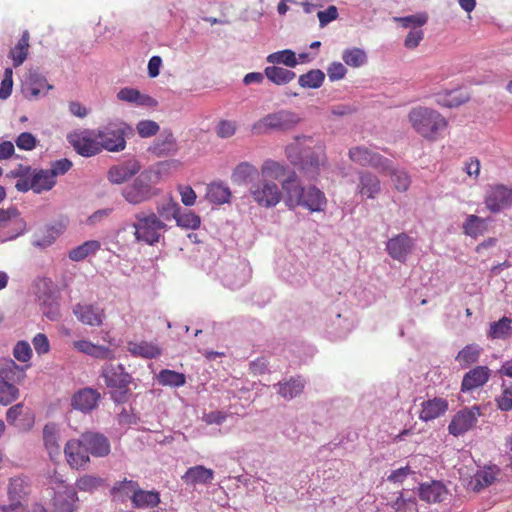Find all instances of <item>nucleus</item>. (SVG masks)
Masks as SVG:
<instances>
[{
  "instance_id": "nucleus-1",
  "label": "nucleus",
  "mask_w": 512,
  "mask_h": 512,
  "mask_svg": "<svg viewBox=\"0 0 512 512\" xmlns=\"http://www.w3.org/2000/svg\"><path fill=\"white\" fill-rule=\"evenodd\" d=\"M180 165V161L173 159L158 162L145 169L131 184L122 189V197L132 205H139L149 201L161 192L155 186L170 174L171 169H177Z\"/></svg>"
},
{
  "instance_id": "nucleus-2",
  "label": "nucleus",
  "mask_w": 512,
  "mask_h": 512,
  "mask_svg": "<svg viewBox=\"0 0 512 512\" xmlns=\"http://www.w3.org/2000/svg\"><path fill=\"white\" fill-rule=\"evenodd\" d=\"M312 142L308 136L296 137L295 141L285 148V154L292 165L297 166L309 180H316L321 168L327 165L325 146L322 143L310 146Z\"/></svg>"
},
{
  "instance_id": "nucleus-3",
  "label": "nucleus",
  "mask_w": 512,
  "mask_h": 512,
  "mask_svg": "<svg viewBox=\"0 0 512 512\" xmlns=\"http://www.w3.org/2000/svg\"><path fill=\"white\" fill-rule=\"evenodd\" d=\"M282 189L284 191V202L290 209L301 206L310 212H322L327 206L324 192L314 185L307 188L302 186L294 171L282 182Z\"/></svg>"
},
{
  "instance_id": "nucleus-4",
  "label": "nucleus",
  "mask_w": 512,
  "mask_h": 512,
  "mask_svg": "<svg viewBox=\"0 0 512 512\" xmlns=\"http://www.w3.org/2000/svg\"><path fill=\"white\" fill-rule=\"evenodd\" d=\"M408 121L417 134L429 141L437 140L440 132L447 127V120L442 114L425 106L412 108Z\"/></svg>"
},
{
  "instance_id": "nucleus-5",
  "label": "nucleus",
  "mask_w": 512,
  "mask_h": 512,
  "mask_svg": "<svg viewBox=\"0 0 512 512\" xmlns=\"http://www.w3.org/2000/svg\"><path fill=\"white\" fill-rule=\"evenodd\" d=\"M132 223L134 237L137 242L147 245H155L160 241L162 234L167 230V225L153 211H139L134 215Z\"/></svg>"
},
{
  "instance_id": "nucleus-6",
  "label": "nucleus",
  "mask_w": 512,
  "mask_h": 512,
  "mask_svg": "<svg viewBox=\"0 0 512 512\" xmlns=\"http://www.w3.org/2000/svg\"><path fill=\"white\" fill-rule=\"evenodd\" d=\"M101 376L106 386L111 389V398L117 403L126 402L132 377L125 371L124 366L122 364L106 363L102 367Z\"/></svg>"
},
{
  "instance_id": "nucleus-7",
  "label": "nucleus",
  "mask_w": 512,
  "mask_h": 512,
  "mask_svg": "<svg viewBox=\"0 0 512 512\" xmlns=\"http://www.w3.org/2000/svg\"><path fill=\"white\" fill-rule=\"evenodd\" d=\"M301 121L300 116L289 110H279L269 113L251 126L254 135H264L271 131H289L295 128Z\"/></svg>"
},
{
  "instance_id": "nucleus-8",
  "label": "nucleus",
  "mask_w": 512,
  "mask_h": 512,
  "mask_svg": "<svg viewBox=\"0 0 512 512\" xmlns=\"http://www.w3.org/2000/svg\"><path fill=\"white\" fill-rule=\"evenodd\" d=\"M249 193L253 201L264 208L275 207L284 195L282 187L280 188L275 181L269 179H259L252 183Z\"/></svg>"
},
{
  "instance_id": "nucleus-9",
  "label": "nucleus",
  "mask_w": 512,
  "mask_h": 512,
  "mask_svg": "<svg viewBox=\"0 0 512 512\" xmlns=\"http://www.w3.org/2000/svg\"><path fill=\"white\" fill-rule=\"evenodd\" d=\"M67 141L83 157H92L101 152L97 131L78 129L67 135Z\"/></svg>"
},
{
  "instance_id": "nucleus-10",
  "label": "nucleus",
  "mask_w": 512,
  "mask_h": 512,
  "mask_svg": "<svg viewBox=\"0 0 512 512\" xmlns=\"http://www.w3.org/2000/svg\"><path fill=\"white\" fill-rule=\"evenodd\" d=\"M481 415V409L477 405L457 411L448 425L449 434L454 437L463 436L477 426L478 418Z\"/></svg>"
},
{
  "instance_id": "nucleus-11",
  "label": "nucleus",
  "mask_w": 512,
  "mask_h": 512,
  "mask_svg": "<svg viewBox=\"0 0 512 512\" xmlns=\"http://www.w3.org/2000/svg\"><path fill=\"white\" fill-rule=\"evenodd\" d=\"M129 127L125 124H109L97 130L99 146L109 152H120L126 147L125 135Z\"/></svg>"
},
{
  "instance_id": "nucleus-12",
  "label": "nucleus",
  "mask_w": 512,
  "mask_h": 512,
  "mask_svg": "<svg viewBox=\"0 0 512 512\" xmlns=\"http://www.w3.org/2000/svg\"><path fill=\"white\" fill-rule=\"evenodd\" d=\"M349 159L363 167H372L379 172L390 169V160L365 146H356L349 150Z\"/></svg>"
},
{
  "instance_id": "nucleus-13",
  "label": "nucleus",
  "mask_w": 512,
  "mask_h": 512,
  "mask_svg": "<svg viewBox=\"0 0 512 512\" xmlns=\"http://www.w3.org/2000/svg\"><path fill=\"white\" fill-rule=\"evenodd\" d=\"M56 182L48 169H34L28 179H18L15 188L20 192L32 190L40 194L44 191H50L56 185Z\"/></svg>"
},
{
  "instance_id": "nucleus-14",
  "label": "nucleus",
  "mask_w": 512,
  "mask_h": 512,
  "mask_svg": "<svg viewBox=\"0 0 512 512\" xmlns=\"http://www.w3.org/2000/svg\"><path fill=\"white\" fill-rule=\"evenodd\" d=\"M484 203L492 213H499L512 206V188L502 184L491 186L485 195Z\"/></svg>"
},
{
  "instance_id": "nucleus-15",
  "label": "nucleus",
  "mask_w": 512,
  "mask_h": 512,
  "mask_svg": "<svg viewBox=\"0 0 512 512\" xmlns=\"http://www.w3.org/2000/svg\"><path fill=\"white\" fill-rule=\"evenodd\" d=\"M64 454L72 469L83 468L90 461V454L81 437L69 440L65 444Z\"/></svg>"
},
{
  "instance_id": "nucleus-16",
  "label": "nucleus",
  "mask_w": 512,
  "mask_h": 512,
  "mask_svg": "<svg viewBox=\"0 0 512 512\" xmlns=\"http://www.w3.org/2000/svg\"><path fill=\"white\" fill-rule=\"evenodd\" d=\"M414 248V240L406 233H400L390 238L386 243L388 255L401 263L407 260Z\"/></svg>"
},
{
  "instance_id": "nucleus-17",
  "label": "nucleus",
  "mask_w": 512,
  "mask_h": 512,
  "mask_svg": "<svg viewBox=\"0 0 512 512\" xmlns=\"http://www.w3.org/2000/svg\"><path fill=\"white\" fill-rule=\"evenodd\" d=\"M29 483L25 477L11 478L8 487L9 505H5L11 512H26L22 500L28 494Z\"/></svg>"
},
{
  "instance_id": "nucleus-18",
  "label": "nucleus",
  "mask_w": 512,
  "mask_h": 512,
  "mask_svg": "<svg viewBox=\"0 0 512 512\" xmlns=\"http://www.w3.org/2000/svg\"><path fill=\"white\" fill-rule=\"evenodd\" d=\"M141 170L140 163L135 159L113 165L107 172V178L112 184H123Z\"/></svg>"
},
{
  "instance_id": "nucleus-19",
  "label": "nucleus",
  "mask_w": 512,
  "mask_h": 512,
  "mask_svg": "<svg viewBox=\"0 0 512 512\" xmlns=\"http://www.w3.org/2000/svg\"><path fill=\"white\" fill-rule=\"evenodd\" d=\"M100 398L101 395L96 389L90 387L82 388L73 394L71 406L75 410L89 413L97 408Z\"/></svg>"
},
{
  "instance_id": "nucleus-20",
  "label": "nucleus",
  "mask_w": 512,
  "mask_h": 512,
  "mask_svg": "<svg viewBox=\"0 0 512 512\" xmlns=\"http://www.w3.org/2000/svg\"><path fill=\"white\" fill-rule=\"evenodd\" d=\"M491 377V370L487 366H475L464 374L461 382L462 392H471L483 387Z\"/></svg>"
},
{
  "instance_id": "nucleus-21",
  "label": "nucleus",
  "mask_w": 512,
  "mask_h": 512,
  "mask_svg": "<svg viewBox=\"0 0 512 512\" xmlns=\"http://www.w3.org/2000/svg\"><path fill=\"white\" fill-rule=\"evenodd\" d=\"M73 313L80 322L89 326L102 325L105 317L104 310L92 304L78 303L74 306Z\"/></svg>"
},
{
  "instance_id": "nucleus-22",
  "label": "nucleus",
  "mask_w": 512,
  "mask_h": 512,
  "mask_svg": "<svg viewBox=\"0 0 512 512\" xmlns=\"http://www.w3.org/2000/svg\"><path fill=\"white\" fill-rule=\"evenodd\" d=\"M449 408V403L445 398L434 397L421 403L419 419L425 422L432 421L444 415Z\"/></svg>"
},
{
  "instance_id": "nucleus-23",
  "label": "nucleus",
  "mask_w": 512,
  "mask_h": 512,
  "mask_svg": "<svg viewBox=\"0 0 512 512\" xmlns=\"http://www.w3.org/2000/svg\"><path fill=\"white\" fill-rule=\"evenodd\" d=\"M81 438L90 455L105 457L110 453V443L105 436L98 433L86 432L81 435Z\"/></svg>"
},
{
  "instance_id": "nucleus-24",
  "label": "nucleus",
  "mask_w": 512,
  "mask_h": 512,
  "mask_svg": "<svg viewBox=\"0 0 512 512\" xmlns=\"http://www.w3.org/2000/svg\"><path fill=\"white\" fill-rule=\"evenodd\" d=\"M78 495L76 490L70 486H64L62 491L55 493L53 506L57 512H73L76 509Z\"/></svg>"
},
{
  "instance_id": "nucleus-25",
  "label": "nucleus",
  "mask_w": 512,
  "mask_h": 512,
  "mask_svg": "<svg viewBox=\"0 0 512 512\" xmlns=\"http://www.w3.org/2000/svg\"><path fill=\"white\" fill-rule=\"evenodd\" d=\"M52 88L53 86L48 84L44 77L37 74H31L24 84L23 92L27 99L35 100L40 96L46 95V93Z\"/></svg>"
},
{
  "instance_id": "nucleus-26",
  "label": "nucleus",
  "mask_w": 512,
  "mask_h": 512,
  "mask_svg": "<svg viewBox=\"0 0 512 512\" xmlns=\"http://www.w3.org/2000/svg\"><path fill=\"white\" fill-rule=\"evenodd\" d=\"M43 442L52 461L59 458L61 447L59 444V429L55 423H48L43 428Z\"/></svg>"
},
{
  "instance_id": "nucleus-27",
  "label": "nucleus",
  "mask_w": 512,
  "mask_h": 512,
  "mask_svg": "<svg viewBox=\"0 0 512 512\" xmlns=\"http://www.w3.org/2000/svg\"><path fill=\"white\" fill-rule=\"evenodd\" d=\"M149 150L157 157H166L175 154L178 151V145L172 132L165 131Z\"/></svg>"
},
{
  "instance_id": "nucleus-28",
  "label": "nucleus",
  "mask_w": 512,
  "mask_h": 512,
  "mask_svg": "<svg viewBox=\"0 0 512 512\" xmlns=\"http://www.w3.org/2000/svg\"><path fill=\"white\" fill-rule=\"evenodd\" d=\"M358 193L368 199H374L381 190L380 180L368 171L359 173Z\"/></svg>"
},
{
  "instance_id": "nucleus-29",
  "label": "nucleus",
  "mask_w": 512,
  "mask_h": 512,
  "mask_svg": "<svg viewBox=\"0 0 512 512\" xmlns=\"http://www.w3.org/2000/svg\"><path fill=\"white\" fill-rule=\"evenodd\" d=\"M26 376L25 368L12 359L0 360V380L6 383H20Z\"/></svg>"
},
{
  "instance_id": "nucleus-30",
  "label": "nucleus",
  "mask_w": 512,
  "mask_h": 512,
  "mask_svg": "<svg viewBox=\"0 0 512 512\" xmlns=\"http://www.w3.org/2000/svg\"><path fill=\"white\" fill-rule=\"evenodd\" d=\"M214 478V471L203 465L190 467L182 476V480L187 485L208 484Z\"/></svg>"
},
{
  "instance_id": "nucleus-31",
  "label": "nucleus",
  "mask_w": 512,
  "mask_h": 512,
  "mask_svg": "<svg viewBox=\"0 0 512 512\" xmlns=\"http://www.w3.org/2000/svg\"><path fill=\"white\" fill-rule=\"evenodd\" d=\"M419 496L422 500L430 503L442 502L447 496V489L439 481L423 483L419 488Z\"/></svg>"
},
{
  "instance_id": "nucleus-32",
  "label": "nucleus",
  "mask_w": 512,
  "mask_h": 512,
  "mask_svg": "<svg viewBox=\"0 0 512 512\" xmlns=\"http://www.w3.org/2000/svg\"><path fill=\"white\" fill-rule=\"evenodd\" d=\"M117 99L123 102L133 103L139 106L154 107L157 101L149 95L141 94L139 90L125 87L117 93Z\"/></svg>"
},
{
  "instance_id": "nucleus-33",
  "label": "nucleus",
  "mask_w": 512,
  "mask_h": 512,
  "mask_svg": "<svg viewBox=\"0 0 512 512\" xmlns=\"http://www.w3.org/2000/svg\"><path fill=\"white\" fill-rule=\"evenodd\" d=\"M131 502L135 508H153L160 503V494L157 491L143 490L138 486L131 495Z\"/></svg>"
},
{
  "instance_id": "nucleus-34",
  "label": "nucleus",
  "mask_w": 512,
  "mask_h": 512,
  "mask_svg": "<svg viewBox=\"0 0 512 512\" xmlns=\"http://www.w3.org/2000/svg\"><path fill=\"white\" fill-rule=\"evenodd\" d=\"M29 39L30 34L27 30H25L17 44L10 50L8 56L13 62V67H19L26 60L30 47Z\"/></svg>"
},
{
  "instance_id": "nucleus-35",
  "label": "nucleus",
  "mask_w": 512,
  "mask_h": 512,
  "mask_svg": "<svg viewBox=\"0 0 512 512\" xmlns=\"http://www.w3.org/2000/svg\"><path fill=\"white\" fill-rule=\"evenodd\" d=\"M127 349L132 355L147 359L161 355V349L156 344L147 341L129 342Z\"/></svg>"
},
{
  "instance_id": "nucleus-36",
  "label": "nucleus",
  "mask_w": 512,
  "mask_h": 512,
  "mask_svg": "<svg viewBox=\"0 0 512 512\" xmlns=\"http://www.w3.org/2000/svg\"><path fill=\"white\" fill-rule=\"evenodd\" d=\"M512 335V318L502 317L498 321L490 324L487 336L488 338L495 340L501 339L506 340Z\"/></svg>"
},
{
  "instance_id": "nucleus-37",
  "label": "nucleus",
  "mask_w": 512,
  "mask_h": 512,
  "mask_svg": "<svg viewBox=\"0 0 512 512\" xmlns=\"http://www.w3.org/2000/svg\"><path fill=\"white\" fill-rule=\"evenodd\" d=\"M176 213V223L183 229L196 230L200 227V217L192 211L181 212L180 205H172L171 208Z\"/></svg>"
},
{
  "instance_id": "nucleus-38",
  "label": "nucleus",
  "mask_w": 512,
  "mask_h": 512,
  "mask_svg": "<svg viewBox=\"0 0 512 512\" xmlns=\"http://www.w3.org/2000/svg\"><path fill=\"white\" fill-rule=\"evenodd\" d=\"M482 348L477 344H468L463 347L455 357L462 368H467L478 362Z\"/></svg>"
},
{
  "instance_id": "nucleus-39",
  "label": "nucleus",
  "mask_w": 512,
  "mask_h": 512,
  "mask_svg": "<svg viewBox=\"0 0 512 512\" xmlns=\"http://www.w3.org/2000/svg\"><path fill=\"white\" fill-rule=\"evenodd\" d=\"M139 484L136 481L124 479L116 482L110 490V494L115 500L124 501L126 498L131 499V495L135 493Z\"/></svg>"
},
{
  "instance_id": "nucleus-40",
  "label": "nucleus",
  "mask_w": 512,
  "mask_h": 512,
  "mask_svg": "<svg viewBox=\"0 0 512 512\" xmlns=\"http://www.w3.org/2000/svg\"><path fill=\"white\" fill-rule=\"evenodd\" d=\"M206 199L215 204L227 203L231 197L229 187L222 183H211L207 187Z\"/></svg>"
},
{
  "instance_id": "nucleus-41",
  "label": "nucleus",
  "mask_w": 512,
  "mask_h": 512,
  "mask_svg": "<svg viewBox=\"0 0 512 512\" xmlns=\"http://www.w3.org/2000/svg\"><path fill=\"white\" fill-rule=\"evenodd\" d=\"M264 74L276 85H285L296 77L295 72L278 66L266 67Z\"/></svg>"
},
{
  "instance_id": "nucleus-42",
  "label": "nucleus",
  "mask_w": 512,
  "mask_h": 512,
  "mask_svg": "<svg viewBox=\"0 0 512 512\" xmlns=\"http://www.w3.org/2000/svg\"><path fill=\"white\" fill-rule=\"evenodd\" d=\"M258 175L259 171L256 166L249 162H241L233 170L231 178L234 183L241 184L252 180Z\"/></svg>"
},
{
  "instance_id": "nucleus-43",
  "label": "nucleus",
  "mask_w": 512,
  "mask_h": 512,
  "mask_svg": "<svg viewBox=\"0 0 512 512\" xmlns=\"http://www.w3.org/2000/svg\"><path fill=\"white\" fill-rule=\"evenodd\" d=\"M100 242L97 240H89L81 245L73 248L69 252V258L73 261H82L91 254L100 249Z\"/></svg>"
},
{
  "instance_id": "nucleus-44",
  "label": "nucleus",
  "mask_w": 512,
  "mask_h": 512,
  "mask_svg": "<svg viewBox=\"0 0 512 512\" xmlns=\"http://www.w3.org/2000/svg\"><path fill=\"white\" fill-rule=\"evenodd\" d=\"M486 230L485 220L476 215H469L463 223V232L473 238L483 235Z\"/></svg>"
},
{
  "instance_id": "nucleus-45",
  "label": "nucleus",
  "mask_w": 512,
  "mask_h": 512,
  "mask_svg": "<svg viewBox=\"0 0 512 512\" xmlns=\"http://www.w3.org/2000/svg\"><path fill=\"white\" fill-rule=\"evenodd\" d=\"M262 179L278 180L286 173V167L281 163L268 159L263 162L260 169Z\"/></svg>"
},
{
  "instance_id": "nucleus-46",
  "label": "nucleus",
  "mask_w": 512,
  "mask_h": 512,
  "mask_svg": "<svg viewBox=\"0 0 512 512\" xmlns=\"http://www.w3.org/2000/svg\"><path fill=\"white\" fill-rule=\"evenodd\" d=\"M157 381L163 386L181 387L186 383V377L183 373L163 369L157 375Z\"/></svg>"
},
{
  "instance_id": "nucleus-47",
  "label": "nucleus",
  "mask_w": 512,
  "mask_h": 512,
  "mask_svg": "<svg viewBox=\"0 0 512 512\" xmlns=\"http://www.w3.org/2000/svg\"><path fill=\"white\" fill-rule=\"evenodd\" d=\"M278 393L285 399H292L302 393L304 382L300 378H291L286 382L278 384Z\"/></svg>"
},
{
  "instance_id": "nucleus-48",
  "label": "nucleus",
  "mask_w": 512,
  "mask_h": 512,
  "mask_svg": "<svg viewBox=\"0 0 512 512\" xmlns=\"http://www.w3.org/2000/svg\"><path fill=\"white\" fill-rule=\"evenodd\" d=\"M325 74L320 69H312L299 76L298 83L303 88L317 89L322 86Z\"/></svg>"
},
{
  "instance_id": "nucleus-49",
  "label": "nucleus",
  "mask_w": 512,
  "mask_h": 512,
  "mask_svg": "<svg viewBox=\"0 0 512 512\" xmlns=\"http://www.w3.org/2000/svg\"><path fill=\"white\" fill-rule=\"evenodd\" d=\"M385 172H389L391 181L394 184V187L399 192H406L411 184L410 175L403 169H392L390 165V169Z\"/></svg>"
},
{
  "instance_id": "nucleus-50",
  "label": "nucleus",
  "mask_w": 512,
  "mask_h": 512,
  "mask_svg": "<svg viewBox=\"0 0 512 512\" xmlns=\"http://www.w3.org/2000/svg\"><path fill=\"white\" fill-rule=\"evenodd\" d=\"M394 21L404 28L418 29L427 23L428 15L425 12H421L405 17H395Z\"/></svg>"
},
{
  "instance_id": "nucleus-51",
  "label": "nucleus",
  "mask_w": 512,
  "mask_h": 512,
  "mask_svg": "<svg viewBox=\"0 0 512 512\" xmlns=\"http://www.w3.org/2000/svg\"><path fill=\"white\" fill-rule=\"evenodd\" d=\"M495 402L501 411L512 410V381L502 383L501 393L495 398Z\"/></svg>"
},
{
  "instance_id": "nucleus-52",
  "label": "nucleus",
  "mask_w": 512,
  "mask_h": 512,
  "mask_svg": "<svg viewBox=\"0 0 512 512\" xmlns=\"http://www.w3.org/2000/svg\"><path fill=\"white\" fill-rule=\"evenodd\" d=\"M267 62L272 64H284L292 68L298 64L295 53L291 50H282L269 54L267 56Z\"/></svg>"
},
{
  "instance_id": "nucleus-53",
  "label": "nucleus",
  "mask_w": 512,
  "mask_h": 512,
  "mask_svg": "<svg viewBox=\"0 0 512 512\" xmlns=\"http://www.w3.org/2000/svg\"><path fill=\"white\" fill-rule=\"evenodd\" d=\"M19 397V389L11 383L0 380V403L7 406L17 400Z\"/></svg>"
},
{
  "instance_id": "nucleus-54",
  "label": "nucleus",
  "mask_w": 512,
  "mask_h": 512,
  "mask_svg": "<svg viewBox=\"0 0 512 512\" xmlns=\"http://www.w3.org/2000/svg\"><path fill=\"white\" fill-rule=\"evenodd\" d=\"M342 59L348 66L360 67L366 62L367 57L363 50L353 48L345 50L343 52Z\"/></svg>"
},
{
  "instance_id": "nucleus-55",
  "label": "nucleus",
  "mask_w": 512,
  "mask_h": 512,
  "mask_svg": "<svg viewBox=\"0 0 512 512\" xmlns=\"http://www.w3.org/2000/svg\"><path fill=\"white\" fill-rule=\"evenodd\" d=\"M103 484V480L100 477L94 475H83L76 481V487L80 491L91 492Z\"/></svg>"
},
{
  "instance_id": "nucleus-56",
  "label": "nucleus",
  "mask_w": 512,
  "mask_h": 512,
  "mask_svg": "<svg viewBox=\"0 0 512 512\" xmlns=\"http://www.w3.org/2000/svg\"><path fill=\"white\" fill-rule=\"evenodd\" d=\"M13 356L22 363L28 362L32 357V349L27 341H18L13 348Z\"/></svg>"
},
{
  "instance_id": "nucleus-57",
  "label": "nucleus",
  "mask_w": 512,
  "mask_h": 512,
  "mask_svg": "<svg viewBox=\"0 0 512 512\" xmlns=\"http://www.w3.org/2000/svg\"><path fill=\"white\" fill-rule=\"evenodd\" d=\"M159 129V124L153 120H142L136 126L137 133L142 138H148L156 135L159 132Z\"/></svg>"
},
{
  "instance_id": "nucleus-58",
  "label": "nucleus",
  "mask_w": 512,
  "mask_h": 512,
  "mask_svg": "<svg viewBox=\"0 0 512 512\" xmlns=\"http://www.w3.org/2000/svg\"><path fill=\"white\" fill-rule=\"evenodd\" d=\"M72 166V161L67 158H63L52 162L48 171L51 173L53 180H56L58 176L66 174L72 168Z\"/></svg>"
},
{
  "instance_id": "nucleus-59",
  "label": "nucleus",
  "mask_w": 512,
  "mask_h": 512,
  "mask_svg": "<svg viewBox=\"0 0 512 512\" xmlns=\"http://www.w3.org/2000/svg\"><path fill=\"white\" fill-rule=\"evenodd\" d=\"M458 94V91H450L443 97L439 96L437 103L449 108L459 106L466 102L467 97Z\"/></svg>"
},
{
  "instance_id": "nucleus-60",
  "label": "nucleus",
  "mask_w": 512,
  "mask_h": 512,
  "mask_svg": "<svg viewBox=\"0 0 512 512\" xmlns=\"http://www.w3.org/2000/svg\"><path fill=\"white\" fill-rule=\"evenodd\" d=\"M392 507L396 512H413L416 510V500L415 498H405L403 493H400Z\"/></svg>"
},
{
  "instance_id": "nucleus-61",
  "label": "nucleus",
  "mask_w": 512,
  "mask_h": 512,
  "mask_svg": "<svg viewBox=\"0 0 512 512\" xmlns=\"http://www.w3.org/2000/svg\"><path fill=\"white\" fill-rule=\"evenodd\" d=\"M237 123L232 120H220L216 126V134L220 138H230L237 131Z\"/></svg>"
},
{
  "instance_id": "nucleus-62",
  "label": "nucleus",
  "mask_w": 512,
  "mask_h": 512,
  "mask_svg": "<svg viewBox=\"0 0 512 512\" xmlns=\"http://www.w3.org/2000/svg\"><path fill=\"white\" fill-rule=\"evenodd\" d=\"M495 481V475L492 471H479L474 476V490H481L491 485Z\"/></svg>"
},
{
  "instance_id": "nucleus-63",
  "label": "nucleus",
  "mask_w": 512,
  "mask_h": 512,
  "mask_svg": "<svg viewBox=\"0 0 512 512\" xmlns=\"http://www.w3.org/2000/svg\"><path fill=\"white\" fill-rule=\"evenodd\" d=\"M19 149L31 151L37 145V139L30 132H22L15 140Z\"/></svg>"
},
{
  "instance_id": "nucleus-64",
  "label": "nucleus",
  "mask_w": 512,
  "mask_h": 512,
  "mask_svg": "<svg viewBox=\"0 0 512 512\" xmlns=\"http://www.w3.org/2000/svg\"><path fill=\"white\" fill-rule=\"evenodd\" d=\"M32 344L39 356L45 355L50 351V342L44 333L36 334L32 339Z\"/></svg>"
}]
</instances>
